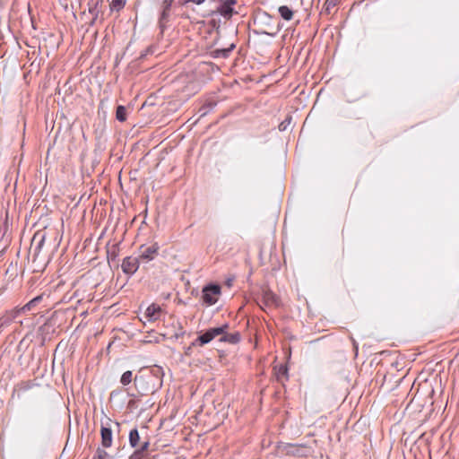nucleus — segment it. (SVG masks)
I'll return each mask as SVG.
<instances>
[{"instance_id":"obj_1","label":"nucleus","mask_w":459,"mask_h":459,"mask_svg":"<svg viewBox=\"0 0 459 459\" xmlns=\"http://www.w3.org/2000/svg\"><path fill=\"white\" fill-rule=\"evenodd\" d=\"M163 370L160 367L141 369L134 378V385L140 396L153 394L162 386Z\"/></svg>"},{"instance_id":"obj_2","label":"nucleus","mask_w":459,"mask_h":459,"mask_svg":"<svg viewBox=\"0 0 459 459\" xmlns=\"http://www.w3.org/2000/svg\"><path fill=\"white\" fill-rule=\"evenodd\" d=\"M229 327V324H224L219 327L209 328L204 333H201L198 337L192 342V345L204 346L212 342L215 337L225 333V331H227Z\"/></svg>"},{"instance_id":"obj_3","label":"nucleus","mask_w":459,"mask_h":459,"mask_svg":"<svg viewBox=\"0 0 459 459\" xmlns=\"http://www.w3.org/2000/svg\"><path fill=\"white\" fill-rule=\"evenodd\" d=\"M221 293V288L217 283H209L203 288L202 299L206 306H212L217 303Z\"/></svg>"},{"instance_id":"obj_4","label":"nucleus","mask_w":459,"mask_h":459,"mask_svg":"<svg viewBox=\"0 0 459 459\" xmlns=\"http://www.w3.org/2000/svg\"><path fill=\"white\" fill-rule=\"evenodd\" d=\"M278 449L286 455L299 457L307 456V450L304 445L280 443Z\"/></svg>"},{"instance_id":"obj_5","label":"nucleus","mask_w":459,"mask_h":459,"mask_svg":"<svg viewBox=\"0 0 459 459\" xmlns=\"http://www.w3.org/2000/svg\"><path fill=\"white\" fill-rule=\"evenodd\" d=\"M258 304L263 309H264V307H278L280 305V299L269 288H263L261 299L258 301Z\"/></svg>"},{"instance_id":"obj_6","label":"nucleus","mask_w":459,"mask_h":459,"mask_svg":"<svg viewBox=\"0 0 459 459\" xmlns=\"http://www.w3.org/2000/svg\"><path fill=\"white\" fill-rule=\"evenodd\" d=\"M111 422L112 420L110 418H107L105 422H101L100 437L103 448H108L112 446L113 431L110 427Z\"/></svg>"},{"instance_id":"obj_7","label":"nucleus","mask_w":459,"mask_h":459,"mask_svg":"<svg viewBox=\"0 0 459 459\" xmlns=\"http://www.w3.org/2000/svg\"><path fill=\"white\" fill-rule=\"evenodd\" d=\"M159 246L157 243H154L149 247L142 246L140 247L139 260L140 262L148 263L152 261L156 255H158Z\"/></svg>"},{"instance_id":"obj_8","label":"nucleus","mask_w":459,"mask_h":459,"mask_svg":"<svg viewBox=\"0 0 459 459\" xmlns=\"http://www.w3.org/2000/svg\"><path fill=\"white\" fill-rule=\"evenodd\" d=\"M220 4L217 7V13H219L223 18L229 20L237 12L234 10V5L237 4V0H221Z\"/></svg>"},{"instance_id":"obj_9","label":"nucleus","mask_w":459,"mask_h":459,"mask_svg":"<svg viewBox=\"0 0 459 459\" xmlns=\"http://www.w3.org/2000/svg\"><path fill=\"white\" fill-rule=\"evenodd\" d=\"M139 264L138 257L126 256L122 262L121 268L124 273L132 276L138 270Z\"/></svg>"},{"instance_id":"obj_10","label":"nucleus","mask_w":459,"mask_h":459,"mask_svg":"<svg viewBox=\"0 0 459 459\" xmlns=\"http://www.w3.org/2000/svg\"><path fill=\"white\" fill-rule=\"evenodd\" d=\"M46 240V234L43 231H37L32 238V247L34 259L39 255Z\"/></svg>"},{"instance_id":"obj_11","label":"nucleus","mask_w":459,"mask_h":459,"mask_svg":"<svg viewBox=\"0 0 459 459\" xmlns=\"http://www.w3.org/2000/svg\"><path fill=\"white\" fill-rule=\"evenodd\" d=\"M22 313L20 308H13L12 310L6 311L0 317V329H3L8 326L16 317L20 316Z\"/></svg>"},{"instance_id":"obj_12","label":"nucleus","mask_w":459,"mask_h":459,"mask_svg":"<svg viewBox=\"0 0 459 459\" xmlns=\"http://www.w3.org/2000/svg\"><path fill=\"white\" fill-rule=\"evenodd\" d=\"M236 45L231 43L230 47L224 48H216L209 52V56L213 59H226L230 56L231 52L235 49Z\"/></svg>"},{"instance_id":"obj_13","label":"nucleus","mask_w":459,"mask_h":459,"mask_svg":"<svg viewBox=\"0 0 459 459\" xmlns=\"http://www.w3.org/2000/svg\"><path fill=\"white\" fill-rule=\"evenodd\" d=\"M172 17V9L169 11H159L158 26L160 33H163L169 27Z\"/></svg>"},{"instance_id":"obj_14","label":"nucleus","mask_w":459,"mask_h":459,"mask_svg":"<svg viewBox=\"0 0 459 459\" xmlns=\"http://www.w3.org/2000/svg\"><path fill=\"white\" fill-rule=\"evenodd\" d=\"M160 314L161 307L159 305L152 303L146 308L144 316L148 321L154 322L160 318Z\"/></svg>"},{"instance_id":"obj_15","label":"nucleus","mask_w":459,"mask_h":459,"mask_svg":"<svg viewBox=\"0 0 459 459\" xmlns=\"http://www.w3.org/2000/svg\"><path fill=\"white\" fill-rule=\"evenodd\" d=\"M241 335L238 332L227 333V331H225V333L221 334L220 342H229L231 344H237L240 342Z\"/></svg>"},{"instance_id":"obj_16","label":"nucleus","mask_w":459,"mask_h":459,"mask_svg":"<svg viewBox=\"0 0 459 459\" xmlns=\"http://www.w3.org/2000/svg\"><path fill=\"white\" fill-rule=\"evenodd\" d=\"M118 243H115L111 246L107 247V257L108 263H115L117 261V258L118 256Z\"/></svg>"},{"instance_id":"obj_17","label":"nucleus","mask_w":459,"mask_h":459,"mask_svg":"<svg viewBox=\"0 0 459 459\" xmlns=\"http://www.w3.org/2000/svg\"><path fill=\"white\" fill-rule=\"evenodd\" d=\"M128 438H129V445L132 447L136 448L139 446L140 435H139L138 429L136 428L130 430Z\"/></svg>"},{"instance_id":"obj_18","label":"nucleus","mask_w":459,"mask_h":459,"mask_svg":"<svg viewBox=\"0 0 459 459\" xmlns=\"http://www.w3.org/2000/svg\"><path fill=\"white\" fill-rule=\"evenodd\" d=\"M42 300V296H37L30 299L28 303H26L22 307H21L22 313H25L30 311L37 304H39Z\"/></svg>"},{"instance_id":"obj_19","label":"nucleus","mask_w":459,"mask_h":459,"mask_svg":"<svg viewBox=\"0 0 459 459\" xmlns=\"http://www.w3.org/2000/svg\"><path fill=\"white\" fill-rule=\"evenodd\" d=\"M279 14L285 21H290L293 17L292 10L287 5H281L278 9Z\"/></svg>"},{"instance_id":"obj_20","label":"nucleus","mask_w":459,"mask_h":459,"mask_svg":"<svg viewBox=\"0 0 459 459\" xmlns=\"http://www.w3.org/2000/svg\"><path fill=\"white\" fill-rule=\"evenodd\" d=\"M116 118L120 122H124L126 120V109L124 106H117L116 110Z\"/></svg>"},{"instance_id":"obj_21","label":"nucleus","mask_w":459,"mask_h":459,"mask_svg":"<svg viewBox=\"0 0 459 459\" xmlns=\"http://www.w3.org/2000/svg\"><path fill=\"white\" fill-rule=\"evenodd\" d=\"M133 380V372L131 370L124 372L120 377V383L123 385H128Z\"/></svg>"},{"instance_id":"obj_22","label":"nucleus","mask_w":459,"mask_h":459,"mask_svg":"<svg viewBox=\"0 0 459 459\" xmlns=\"http://www.w3.org/2000/svg\"><path fill=\"white\" fill-rule=\"evenodd\" d=\"M126 0H112L110 8L112 11H120L126 5Z\"/></svg>"},{"instance_id":"obj_23","label":"nucleus","mask_w":459,"mask_h":459,"mask_svg":"<svg viewBox=\"0 0 459 459\" xmlns=\"http://www.w3.org/2000/svg\"><path fill=\"white\" fill-rule=\"evenodd\" d=\"M110 455L100 447H98L96 450L95 455H93L92 459H110Z\"/></svg>"},{"instance_id":"obj_24","label":"nucleus","mask_w":459,"mask_h":459,"mask_svg":"<svg viewBox=\"0 0 459 459\" xmlns=\"http://www.w3.org/2000/svg\"><path fill=\"white\" fill-rule=\"evenodd\" d=\"M155 52V47L154 46H149L147 48H145L143 52H141L138 60L143 61L145 59L146 56L149 55H152Z\"/></svg>"},{"instance_id":"obj_25","label":"nucleus","mask_w":459,"mask_h":459,"mask_svg":"<svg viewBox=\"0 0 459 459\" xmlns=\"http://www.w3.org/2000/svg\"><path fill=\"white\" fill-rule=\"evenodd\" d=\"M174 0H160V11H169L172 9Z\"/></svg>"},{"instance_id":"obj_26","label":"nucleus","mask_w":459,"mask_h":459,"mask_svg":"<svg viewBox=\"0 0 459 459\" xmlns=\"http://www.w3.org/2000/svg\"><path fill=\"white\" fill-rule=\"evenodd\" d=\"M128 396L132 397L128 403H127V408L130 409V410H134L135 408H137L138 404V401L135 399V396L136 394H134V393H128Z\"/></svg>"},{"instance_id":"obj_27","label":"nucleus","mask_w":459,"mask_h":459,"mask_svg":"<svg viewBox=\"0 0 459 459\" xmlns=\"http://www.w3.org/2000/svg\"><path fill=\"white\" fill-rule=\"evenodd\" d=\"M99 3L95 2L89 7V13L93 16V20H97L99 15V9H98Z\"/></svg>"},{"instance_id":"obj_28","label":"nucleus","mask_w":459,"mask_h":459,"mask_svg":"<svg viewBox=\"0 0 459 459\" xmlns=\"http://www.w3.org/2000/svg\"><path fill=\"white\" fill-rule=\"evenodd\" d=\"M130 459H148V454H144L135 449L130 456Z\"/></svg>"},{"instance_id":"obj_29","label":"nucleus","mask_w":459,"mask_h":459,"mask_svg":"<svg viewBox=\"0 0 459 459\" xmlns=\"http://www.w3.org/2000/svg\"><path fill=\"white\" fill-rule=\"evenodd\" d=\"M150 446V442L148 440L142 442L139 444V447L136 448V450H139L140 452H143L144 454H148V449Z\"/></svg>"},{"instance_id":"obj_30","label":"nucleus","mask_w":459,"mask_h":459,"mask_svg":"<svg viewBox=\"0 0 459 459\" xmlns=\"http://www.w3.org/2000/svg\"><path fill=\"white\" fill-rule=\"evenodd\" d=\"M339 4V0H326L325 5L326 10L329 11L331 8L335 7Z\"/></svg>"},{"instance_id":"obj_31","label":"nucleus","mask_w":459,"mask_h":459,"mask_svg":"<svg viewBox=\"0 0 459 459\" xmlns=\"http://www.w3.org/2000/svg\"><path fill=\"white\" fill-rule=\"evenodd\" d=\"M290 120H291V117H289V118H286L284 121H282L279 125V130L280 131H285L287 129V126L290 125Z\"/></svg>"},{"instance_id":"obj_32","label":"nucleus","mask_w":459,"mask_h":459,"mask_svg":"<svg viewBox=\"0 0 459 459\" xmlns=\"http://www.w3.org/2000/svg\"><path fill=\"white\" fill-rule=\"evenodd\" d=\"M49 329H50L49 323L47 322L44 325H42L41 326H39V332L41 333L42 334H44V333H48Z\"/></svg>"},{"instance_id":"obj_33","label":"nucleus","mask_w":459,"mask_h":459,"mask_svg":"<svg viewBox=\"0 0 459 459\" xmlns=\"http://www.w3.org/2000/svg\"><path fill=\"white\" fill-rule=\"evenodd\" d=\"M287 373H288L287 367L284 366V365H281L280 368H279V370H278V374L280 376H287Z\"/></svg>"},{"instance_id":"obj_34","label":"nucleus","mask_w":459,"mask_h":459,"mask_svg":"<svg viewBox=\"0 0 459 459\" xmlns=\"http://www.w3.org/2000/svg\"><path fill=\"white\" fill-rule=\"evenodd\" d=\"M195 3L196 4H204V0H184V4Z\"/></svg>"},{"instance_id":"obj_35","label":"nucleus","mask_w":459,"mask_h":459,"mask_svg":"<svg viewBox=\"0 0 459 459\" xmlns=\"http://www.w3.org/2000/svg\"><path fill=\"white\" fill-rule=\"evenodd\" d=\"M194 346H195V345H192V343H191V344H190V345L186 349L185 353H186V355H190V354H191V351H192V349H193V347H194Z\"/></svg>"},{"instance_id":"obj_36","label":"nucleus","mask_w":459,"mask_h":459,"mask_svg":"<svg viewBox=\"0 0 459 459\" xmlns=\"http://www.w3.org/2000/svg\"><path fill=\"white\" fill-rule=\"evenodd\" d=\"M184 333H185V332H181V333H176V334H175V337L178 339V338H179V337L183 336V334H184Z\"/></svg>"},{"instance_id":"obj_37","label":"nucleus","mask_w":459,"mask_h":459,"mask_svg":"<svg viewBox=\"0 0 459 459\" xmlns=\"http://www.w3.org/2000/svg\"><path fill=\"white\" fill-rule=\"evenodd\" d=\"M115 424H116V426L117 427V429H119V428H120V423H119V422H117V421H116V422H115Z\"/></svg>"},{"instance_id":"obj_38","label":"nucleus","mask_w":459,"mask_h":459,"mask_svg":"<svg viewBox=\"0 0 459 459\" xmlns=\"http://www.w3.org/2000/svg\"><path fill=\"white\" fill-rule=\"evenodd\" d=\"M95 21H96V20H93V19H92V20H91V25H93V24H94V22H95Z\"/></svg>"},{"instance_id":"obj_39","label":"nucleus","mask_w":459,"mask_h":459,"mask_svg":"<svg viewBox=\"0 0 459 459\" xmlns=\"http://www.w3.org/2000/svg\"><path fill=\"white\" fill-rule=\"evenodd\" d=\"M205 2V0H204V3Z\"/></svg>"}]
</instances>
